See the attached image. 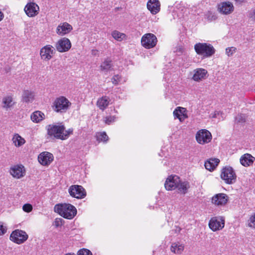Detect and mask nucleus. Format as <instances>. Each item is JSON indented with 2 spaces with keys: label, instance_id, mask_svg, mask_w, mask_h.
I'll use <instances>...</instances> for the list:
<instances>
[{
  "label": "nucleus",
  "instance_id": "4",
  "mask_svg": "<svg viewBox=\"0 0 255 255\" xmlns=\"http://www.w3.org/2000/svg\"><path fill=\"white\" fill-rule=\"evenodd\" d=\"M46 128L47 134L49 136L61 140L64 138L62 133L65 131V127L62 123L49 125Z\"/></svg>",
  "mask_w": 255,
  "mask_h": 255
},
{
  "label": "nucleus",
  "instance_id": "39",
  "mask_svg": "<svg viewBox=\"0 0 255 255\" xmlns=\"http://www.w3.org/2000/svg\"><path fill=\"white\" fill-rule=\"evenodd\" d=\"M116 118L117 117L115 116H107L105 118V122L108 125H110L116 121Z\"/></svg>",
  "mask_w": 255,
  "mask_h": 255
},
{
  "label": "nucleus",
  "instance_id": "29",
  "mask_svg": "<svg viewBox=\"0 0 255 255\" xmlns=\"http://www.w3.org/2000/svg\"><path fill=\"white\" fill-rule=\"evenodd\" d=\"M112 61L109 59H106L100 66L101 70L105 73H107L111 70L112 68Z\"/></svg>",
  "mask_w": 255,
  "mask_h": 255
},
{
  "label": "nucleus",
  "instance_id": "30",
  "mask_svg": "<svg viewBox=\"0 0 255 255\" xmlns=\"http://www.w3.org/2000/svg\"><path fill=\"white\" fill-rule=\"evenodd\" d=\"M44 118V114L40 111H36L31 115V120L36 123H38L41 121Z\"/></svg>",
  "mask_w": 255,
  "mask_h": 255
},
{
  "label": "nucleus",
  "instance_id": "20",
  "mask_svg": "<svg viewBox=\"0 0 255 255\" xmlns=\"http://www.w3.org/2000/svg\"><path fill=\"white\" fill-rule=\"evenodd\" d=\"M173 116L175 119H178L180 122H183L188 118L187 110L185 108L178 107L173 111Z\"/></svg>",
  "mask_w": 255,
  "mask_h": 255
},
{
  "label": "nucleus",
  "instance_id": "34",
  "mask_svg": "<svg viewBox=\"0 0 255 255\" xmlns=\"http://www.w3.org/2000/svg\"><path fill=\"white\" fill-rule=\"evenodd\" d=\"M97 138L99 141L106 142L108 140V136L105 132L97 133Z\"/></svg>",
  "mask_w": 255,
  "mask_h": 255
},
{
  "label": "nucleus",
  "instance_id": "22",
  "mask_svg": "<svg viewBox=\"0 0 255 255\" xmlns=\"http://www.w3.org/2000/svg\"><path fill=\"white\" fill-rule=\"evenodd\" d=\"M160 2L158 0H149L147 3V7L150 12L155 14L160 10Z\"/></svg>",
  "mask_w": 255,
  "mask_h": 255
},
{
  "label": "nucleus",
  "instance_id": "32",
  "mask_svg": "<svg viewBox=\"0 0 255 255\" xmlns=\"http://www.w3.org/2000/svg\"><path fill=\"white\" fill-rule=\"evenodd\" d=\"M3 107L5 109L9 108L14 105L13 98L10 96H7L2 99Z\"/></svg>",
  "mask_w": 255,
  "mask_h": 255
},
{
  "label": "nucleus",
  "instance_id": "11",
  "mask_svg": "<svg viewBox=\"0 0 255 255\" xmlns=\"http://www.w3.org/2000/svg\"><path fill=\"white\" fill-rule=\"evenodd\" d=\"M70 195L78 199L84 198L86 195V192L84 188L80 185H72L68 189Z\"/></svg>",
  "mask_w": 255,
  "mask_h": 255
},
{
  "label": "nucleus",
  "instance_id": "37",
  "mask_svg": "<svg viewBox=\"0 0 255 255\" xmlns=\"http://www.w3.org/2000/svg\"><path fill=\"white\" fill-rule=\"evenodd\" d=\"M121 81V76L119 74L115 75L111 79L112 83L115 85L119 84Z\"/></svg>",
  "mask_w": 255,
  "mask_h": 255
},
{
  "label": "nucleus",
  "instance_id": "18",
  "mask_svg": "<svg viewBox=\"0 0 255 255\" xmlns=\"http://www.w3.org/2000/svg\"><path fill=\"white\" fill-rule=\"evenodd\" d=\"M53 154L46 151L41 153L38 157L39 162L44 166L49 165L53 160Z\"/></svg>",
  "mask_w": 255,
  "mask_h": 255
},
{
  "label": "nucleus",
  "instance_id": "44",
  "mask_svg": "<svg viewBox=\"0 0 255 255\" xmlns=\"http://www.w3.org/2000/svg\"><path fill=\"white\" fill-rule=\"evenodd\" d=\"M23 210L27 213L31 212L32 210V206L30 204H25L22 207Z\"/></svg>",
  "mask_w": 255,
  "mask_h": 255
},
{
  "label": "nucleus",
  "instance_id": "46",
  "mask_svg": "<svg viewBox=\"0 0 255 255\" xmlns=\"http://www.w3.org/2000/svg\"><path fill=\"white\" fill-rule=\"evenodd\" d=\"M222 113L220 112V111H215V113H214V114L213 115V116H212V118H217L218 116L220 115V114H221Z\"/></svg>",
  "mask_w": 255,
  "mask_h": 255
},
{
  "label": "nucleus",
  "instance_id": "5",
  "mask_svg": "<svg viewBox=\"0 0 255 255\" xmlns=\"http://www.w3.org/2000/svg\"><path fill=\"white\" fill-rule=\"evenodd\" d=\"M28 238L27 234L23 230L16 229L13 231L10 235L9 240L17 245L25 243Z\"/></svg>",
  "mask_w": 255,
  "mask_h": 255
},
{
  "label": "nucleus",
  "instance_id": "40",
  "mask_svg": "<svg viewBox=\"0 0 255 255\" xmlns=\"http://www.w3.org/2000/svg\"><path fill=\"white\" fill-rule=\"evenodd\" d=\"M73 133V129L72 128H69L68 129V130H65V131L63 132V133H62V135H63V136H65V137H64L63 138H62V140H65L66 139H67L69 135L70 134H72Z\"/></svg>",
  "mask_w": 255,
  "mask_h": 255
},
{
  "label": "nucleus",
  "instance_id": "14",
  "mask_svg": "<svg viewBox=\"0 0 255 255\" xmlns=\"http://www.w3.org/2000/svg\"><path fill=\"white\" fill-rule=\"evenodd\" d=\"M180 178L177 175H171L166 179L164 186L168 191L174 190L176 189L178 184L179 183Z\"/></svg>",
  "mask_w": 255,
  "mask_h": 255
},
{
  "label": "nucleus",
  "instance_id": "35",
  "mask_svg": "<svg viewBox=\"0 0 255 255\" xmlns=\"http://www.w3.org/2000/svg\"><path fill=\"white\" fill-rule=\"evenodd\" d=\"M235 122L238 124H242L246 122V117L244 115H238L235 118Z\"/></svg>",
  "mask_w": 255,
  "mask_h": 255
},
{
  "label": "nucleus",
  "instance_id": "28",
  "mask_svg": "<svg viewBox=\"0 0 255 255\" xmlns=\"http://www.w3.org/2000/svg\"><path fill=\"white\" fill-rule=\"evenodd\" d=\"M184 250V245L179 242L173 243L170 247L171 251L176 254H181Z\"/></svg>",
  "mask_w": 255,
  "mask_h": 255
},
{
  "label": "nucleus",
  "instance_id": "25",
  "mask_svg": "<svg viewBox=\"0 0 255 255\" xmlns=\"http://www.w3.org/2000/svg\"><path fill=\"white\" fill-rule=\"evenodd\" d=\"M190 187L189 182L184 181H181L179 180V183L178 184L176 189L178 192L180 194H185L187 193L188 189Z\"/></svg>",
  "mask_w": 255,
  "mask_h": 255
},
{
  "label": "nucleus",
  "instance_id": "8",
  "mask_svg": "<svg viewBox=\"0 0 255 255\" xmlns=\"http://www.w3.org/2000/svg\"><path fill=\"white\" fill-rule=\"evenodd\" d=\"M212 137L211 132L206 129H200L196 134V139L197 142L200 144H205L210 142Z\"/></svg>",
  "mask_w": 255,
  "mask_h": 255
},
{
  "label": "nucleus",
  "instance_id": "47",
  "mask_svg": "<svg viewBox=\"0 0 255 255\" xmlns=\"http://www.w3.org/2000/svg\"><path fill=\"white\" fill-rule=\"evenodd\" d=\"M245 0H234L237 3L241 4L245 1Z\"/></svg>",
  "mask_w": 255,
  "mask_h": 255
},
{
  "label": "nucleus",
  "instance_id": "38",
  "mask_svg": "<svg viewBox=\"0 0 255 255\" xmlns=\"http://www.w3.org/2000/svg\"><path fill=\"white\" fill-rule=\"evenodd\" d=\"M7 228L3 222H0V236L4 235L7 232Z\"/></svg>",
  "mask_w": 255,
  "mask_h": 255
},
{
  "label": "nucleus",
  "instance_id": "10",
  "mask_svg": "<svg viewBox=\"0 0 255 255\" xmlns=\"http://www.w3.org/2000/svg\"><path fill=\"white\" fill-rule=\"evenodd\" d=\"M217 9L223 15H229L234 12L235 7L232 2L225 1L218 4Z\"/></svg>",
  "mask_w": 255,
  "mask_h": 255
},
{
  "label": "nucleus",
  "instance_id": "26",
  "mask_svg": "<svg viewBox=\"0 0 255 255\" xmlns=\"http://www.w3.org/2000/svg\"><path fill=\"white\" fill-rule=\"evenodd\" d=\"M220 162L218 158H210L205 162L204 166L206 169L209 171H212L217 166Z\"/></svg>",
  "mask_w": 255,
  "mask_h": 255
},
{
  "label": "nucleus",
  "instance_id": "1",
  "mask_svg": "<svg viewBox=\"0 0 255 255\" xmlns=\"http://www.w3.org/2000/svg\"><path fill=\"white\" fill-rule=\"evenodd\" d=\"M54 211L67 219H73L77 214L76 208L70 204H58L54 206Z\"/></svg>",
  "mask_w": 255,
  "mask_h": 255
},
{
  "label": "nucleus",
  "instance_id": "33",
  "mask_svg": "<svg viewBox=\"0 0 255 255\" xmlns=\"http://www.w3.org/2000/svg\"><path fill=\"white\" fill-rule=\"evenodd\" d=\"M112 37L118 41H122L126 38V35L124 33H121L118 31L115 30L112 33Z\"/></svg>",
  "mask_w": 255,
  "mask_h": 255
},
{
  "label": "nucleus",
  "instance_id": "15",
  "mask_svg": "<svg viewBox=\"0 0 255 255\" xmlns=\"http://www.w3.org/2000/svg\"><path fill=\"white\" fill-rule=\"evenodd\" d=\"M24 10L28 17H33L38 14L39 7L36 3L29 2L25 6Z\"/></svg>",
  "mask_w": 255,
  "mask_h": 255
},
{
  "label": "nucleus",
  "instance_id": "16",
  "mask_svg": "<svg viewBox=\"0 0 255 255\" xmlns=\"http://www.w3.org/2000/svg\"><path fill=\"white\" fill-rule=\"evenodd\" d=\"M57 50L59 52L68 51L71 47V43L70 40L66 37L59 39L55 45Z\"/></svg>",
  "mask_w": 255,
  "mask_h": 255
},
{
  "label": "nucleus",
  "instance_id": "41",
  "mask_svg": "<svg viewBox=\"0 0 255 255\" xmlns=\"http://www.w3.org/2000/svg\"><path fill=\"white\" fill-rule=\"evenodd\" d=\"M249 226L251 228L255 229V213L250 217Z\"/></svg>",
  "mask_w": 255,
  "mask_h": 255
},
{
  "label": "nucleus",
  "instance_id": "24",
  "mask_svg": "<svg viewBox=\"0 0 255 255\" xmlns=\"http://www.w3.org/2000/svg\"><path fill=\"white\" fill-rule=\"evenodd\" d=\"M255 160V158L251 154L246 153L241 157L240 161L243 166L248 167L252 165Z\"/></svg>",
  "mask_w": 255,
  "mask_h": 255
},
{
  "label": "nucleus",
  "instance_id": "19",
  "mask_svg": "<svg viewBox=\"0 0 255 255\" xmlns=\"http://www.w3.org/2000/svg\"><path fill=\"white\" fill-rule=\"evenodd\" d=\"M192 79L196 82H200L206 79L207 71L203 68H197L193 71Z\"/></svg>",
  "mask_w": 255,
  "mask_h": 255
},
{
  "label": "nucleus",
  "instance_id": "23",
  "mask_svg": "<svg viewBox=\"0 0 255 255\" xmlns=\"http://www.w3.org/2000/svg\"><path fill=\"white\" fill-rule=\"evenodd\" d=\"M35 97V92L30 90H24L22 92L21 100L27 103H32Z\"/></svg>",
  "mask_w": 255,
  "mask_h": 255
},
{
  "label": "nucleus",
  "instance_id": "48",
  "mask_svg": "<svg viewBox=\"0 0 255 255\" xmlns=\"http://www.w3.org/2000/svg\"><path fill=\"white\" fill-rule=\"evenodd\" d=\"M64 255H75V254L74 253H69L66 254Z\"/></svg>",
  "mask_w": 255,
  "mask_h": 255
},
{
  "label": "nucleus",
  "instance_id": "9",
  "mask_svg": "<svg viewBox=\"0 0 255 255\" xmlns=\"http://www.w3.org/2000/svg\"><path fill=\"white\" fill-rule=\"evenodd\" d=\"M224 226L225 219L222 216L213 217L209 222V228L214 232L222 230Z\"/></svg>",
  "mask_w": 255,
  "mask_h": 255
},
{
  "label": "nucleus",
  "instance_id": "6",
  "mask_svg": "<svg viewBox=\"0 0 255 255\" xmlns=\"http://www.w3.org/2000/svg\"><path fill=\"white\" fill-rule=\"evenodd\" d=\"M221 178L229 184H232L236 181V175L231 167H225L222 169Z\"/></svg>",
  "mask_w": 255,
  "mask_h": 255
},
{
  "label": "nucleus",
  "instance_id": "42",
  "mask_svg": "<svg viewBox=\"0 0 255 255\" xmlns=\"http://www.w3.org/2000/svg\"><path fill=\"white\" fill-rule=\"evenodd\" d=\"M78 255H93L90 251L88 249H83L79 251Z\"/></svg>",
  "mask_w": 255,
  "mask_h": 255
},
{
  "label": "nucleus",
  "instance_id": "12",
  "mask_svg": "<svg viewBox=\"0 0 255 255\" xmlns=\"http://www.w3.org/2000/svg\"><path fill=\"white\" fill-rule=\"evenodd\" d=\"M9 172L13 178L20 179L25 176L26 171L22 164H16L10 167Z\"/></svg>",
  "mask_w": 255,
  "mask_h": 255
},
{
  "label": "nucleus",
  "instance_id": "21",
  "mask_svg": "<svg viewBox=\"0 0 255 255\" xmlns=\"http://www.w3.org/2000/svg\"><path fill=\"white\" fill-rule=\"evenodd\" d=\"M72 29V26L70 24L64 22L57 27L56 33L59 35L63 36L69 33Z\"/></svg>",
  "mask_w": 255,
  "mask_h": 255
},
{
  "label": "nucleus",
  "instance_id": "17",
  "mask_svg": "<svg viewBox=\"0 0 255 255\" xmlns=\"http://www.w3.org/2000/svg\"><path fill=\"white\" fill-rule=\"evenodd\" d=\"M229 198L224 193H218L212 198V203L218 206H225L228 202Z\"/></svg>",
  "mask_w": 255,
  "mask_h": 255
},
{
  "label": "nucleus",
  "instance_id": "3",
  "mask_svg": "<svg viewBox=\"0 0 255 255\" xmlns=\"http://www.w3.org/2000/svg\"><path fill=\"white\" fill-rule=\"evenodd\" d=\"M194 49L198 55L203 58L211 57L215 53V49L210 44L207 43H197L194 45Z\"/></svg>",
  "mask_w": 255,
  "mask_h": 255
},
{
  "label": "nucleus",
  "instance_id": "2",
  "mask_svg": "<svg viewBox=\"0 0 255 255\" xmlns=\"http://www.w3.org/2000/svg\"><path fill=\"white\" fill-rule=\"evenodd\" d=\"M71 103L64 96H60L55 99L52 105L54 111L57 113H65L70 108Z\"/></svg>",
  "mask_w": 255,
  "mask_h": 255
},
{
  "label": "nucleus",
  "instance_id": "31",
  "mask_svg": "<svg viewBox=\"0 0 255 255\" xmlns=\"http://www.w3.org/2000/svg\"><path fill=\"white\" fill-rule=\"evenodd\" d=\"M12 140L14 145L18 147L22 145L25 142V139L17 133L13 135Z\"/></svg>",
  "mask_w": 255,
  "mask_h": 255
},
{
  "label": "nucleus",
  "instance_id": "13",
  "mask_svg": "<svg viewBox=\"0 0 255 255\" xmlns=\"http://www.w3.org/2000/svg\"><path fill=\"white\" fill-rule=\"evenodd\" d=\"M55 53V49L51 45H46L42 47L40 51V55L41 59L44 61H49Z\"/></svg>",
  "mask_w": 255,
  "mask_h": 255
},
{
  "label": "nucleus",
  "instance_id": "27",
  "mask_svg": "<svg viewBox=\"0 0 255 255\" xmlns=\"http://www.w3.org/2000/svg\"><path fill=\"white\" fill-rule=\"evenodd\" d=\"M110 101V98L108 97L103 96L98 100L97 106L100 110L104 111L108 106Z\"/></svg>",
  "mask_w": 255,
  "mask_h": 255
},
{
  "label": "nucleus",
  "instance_id": "36",
  "mask_svg": "<svg viewBox=\"0 0 255 255\" xmlns=\"http://www.w3.org/2000/svg\"><path fill=\"white\" fill-rule=\"evenodd\" d=\"M237 51L235 47H229L226 48V54L228 57L232 56Z\"/></svg>",
  "mask_w": 255,
  "mask_h": 255
},
{
  "label": "nucleus",
  "instance_id": "7",
  "mask_svg": "<svg viewBox=\"0 0 255 255\" xmlns=\"http://www.w3.org/2000/svg\"><path fill=\"white\" fill-rule=\"evenodd\" d=\"M157 39L155 35L148 33L144 34L141 37V43L142 46L147 49L153 48L157 44Z\"/></svg>",
  "mask_w": 255,
  "mask_h": 255
},
{
  "label": "nucleus",
  "instance_id": "43",
  "mask_svg": "<svg viewBox=\"0 0 255 255\" xmlns=\"http://www.w3.org/2000/svg\"><path fill=\"white\" fill-rule=\"evenodd\" d=\"M64 222L62 218H56L54 221V226L56 227L62 226L63 225Z\"/></svg>",
  "mask_w": 255,
  "mask_h": 255
},
{
  "label": "nucleus",
  "instance_id": "45",
  "mask_svg": "<svg viewBox=\"0 0 255 255\" xmlns=\"http://www.w3.org/2000/svg\"><path fill=\"white\" fill-rule=\"evenodd\" d=\"M249 17L255 22V9L252 10L249 12Z\"/></svg>",
  "mask_w": 255,
  "mask_h": 255
}]
</instances>
